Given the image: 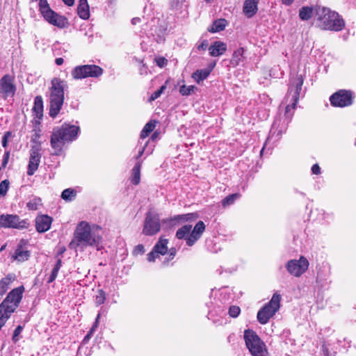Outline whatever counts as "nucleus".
Segmentation results:
<instances>
[{
  "mask_svg": "<svg viewBox=\"0 0 356 356\" xmlns=\"http://www.w3.org/2000/svg\"><path fill=\"white\" fill-rule=\"evenodd\" d=\"M101 228L95 225H90L86 221L80 222L75 229L74 238L70 242L69 247L71 249L76 250L78 248L83 249L86 247H96L100 249L102 243Z\"/></svg>",
  "mask_w": 356,
  "mask_h": 356,
  "instance_id": "f257e3e1",
  "label": "nucleus"
},
{
  "mask_svg": "<svg viewBox=\"0 0 356 356\" xmlns=\"http://www.w3.org/2000/svg\"><path fill=\"white\" fill-rule=\"evenodd\" d=\"M315 20L316 26L325 31H340L345 26V22L335 11L324 6H316Z\"/></svg>",
  "mask_w": 356,
  "mask_h": 356,
  "instance_id": "f03ea898",
  "label": "nucleus"
},
{
  "mask_svg": "<svg viewBox=\"0 0 356 356\" xmlns=\"http://www.w3.org/2000/svg\"><path fill=\"white\" fill-rule=\"evenodd\" d=\"M24 290V286L13 289L0 304V330L19 307Z\"/></svg>",
  "mask_w": 356,
  "mask_h": 356,
  "instance_id": "7ed1b4c3",
  "label": "nucleus"
},
{
  "mask_svg": "<svg viewBox=\"0 0 356 356\" xmlns=\"http://www.w3.org/2000/svg\"><path fill=\"white\" fill-rule=\"evenodd\" d=\"M79 131V127L75 125L64 124L60 128L54 129L51 137V145L56 154L61 152L66 142L74 140Z\"/></svg>",
  "mask_w": 356,
  "mask_h": 356,
  "instance_id": "20e7f679",
  "label": "nucleus"
},
{
  "mask_svg": "<svg viewBox=\"0 0 356 356\" xmlns=\"http://www.w3.org/2000/svg\"><path fill=\"white\" fill-rule=\"evenodd\" d=\"M65 82L58 78L51 81L49 95V115L56 118L59 113L64 102Z\"/></svg>",
  "mask_w": 356,
  "mask_h": 356,
  "instance_id": "39448f33",
  "label": "nucleus"
},
{
  "mask_svg": "<svg viewBox=\"0 0 356 356\" xmlns=\"http://www.w3.org/2000/svg\"><path fill=\"white\" fill-rule=\"evenodd\" d=\"M244 339L246 346L252 356H268L264 343L254 331L245 330Z\"/></svg>",
  "mask_w": 356,
  "mask_h": 356,
  "instance_id": "423d86ee",
  "label": "nucleus"
},
{
  "mask_svg": "<svg viewBox=\"0 0 356 356\" xmlns=\"http://www.w3.org/2000/svg\"><path fill=\"white\" fill-rule=\"evenodd\" d=\"M281 296L275 293L270 300L257 313V320L262 324H266L280 307Z\"/></svg>",
  "mask_w": 356,
  "mask_h": 356,
  "instance_id": "0eeeda50",
  "label": "nucleus"
},
{
  "mask_svg": "<svg viewBox=\"0 0 356 356\" xmlns=\"http://www.w3.org/2000/svg\"><path fill=\"white\" fill-rule=\"evenodd\" d=\"M303 83V80L302 79V76H297L296 81L294 83V86L293 87H291L289 90L288 95L286 98L289 99L291 97V102H292L291 105H287L285 108V117L287 120V122L289 121V120L291 118L293 115V113H291V111L294 109L296 103L298 100L300 91L302 89V86Z\"/></svg>",
  "mask_w": 356,
  "mask_h": 356,
  "instance_id": "6e6552de",
  "label": "nucleus"
},
{
  "mask_svg": "<svg viewBox=\"0 0 356 356\" xmlns=\"http://www.w3.org/2000/svg\"><path fill=\"white\" fill-rule=\"evenodd\" d=\"M103 73V70L95 65H79L72 71V76L74 79H82L87 77H98Z\"/></svg>",
  "mask_w": 356,
  "mask_h": 356,
  "instance_id": "1a4fd4ad",
  "label": "nucleus"
},
{
  "mask_svg": "<svg viewBox=\"0 0 356 356\" xmlns=\"http://www.w3.org/2000/svg\"><path fill=\"white\" fill-rule=\"evenodd\" d=\"M0 223L2 228L23 229L28 228L29 222L27 219H21L16 214L0 215Z\"/></svg>",
  "mask_w": 356,
  "mask_h": 356,
  "instance_id": "9d476101",
  "label": "nucleus"
},
{
  "mask_svg": "<svg viewBox=\"0 0 356 356\" xmlns=\"http://www.w3.org/2000/svg\"><path fill=\"white\" fill-rule=\"evenodd\" d=\"M309 265L307 259L304 256H300L298 259L289 260L285 266L289 274L299 277L307 270Z\"/></svg>",
  "mask_w": 356,
  "mask_h": 356,
  "instance_id": "9b49d317",
  "label": "nucleus"
},
{
  "mask_svg": "<svg viewBox=\"0 0 356 356\" xmlns=\"http://www.w3.org/2000/svg\"><path fill=\"white\" fill-rule=\"evenodd\" d=\"M161 229L160 219L157 213L148 211L144 221L143 234L146 236H152L159 232Z\"/></svg>",
  "mask_w": 356,
  "mask_h": 356,
  "instance_id": "f8f14e48",
  "label": "nucleus"
},
{
  "mask_svg": "<svg viewBox=\"0 0 356 356\" xmlns=\"http://www.w3.org/2000/svg\"><path fill=\"white\" fill-rule=\"evenodd\" d=\"M353 97L350 90H339L330 96V100L333 106L345 107L353 104Z\"/></svg>",
  "mask_w": 356,
  "mask_h": 356,
  "instance_id": "ddd939ff",
  "label": "nucleus"
},
{
  "mask_svg": "<svg viewBox=\"0 0 356 356\" xmlns=\"http://www.w3.org/2000/svg\"><path fill=\"white\" fill-rule=\"evenodd\" d=\"M15 91L16 86L13 78L9 74L4 75L0 79V96L3 99L13 97Z\"/></svg>",
  "mask_w": 356,
  "mask_h": 356,
  "instance_id": "4468645a",
  "label": "nucleus"
},
{
  "mask_svg": "<svg viewBox=\"0 0 356 356\" xmlns=\"http://www.w3.org/2000/svg\"><path fill=\"white\" fill-rule=\"evenodd\" d=\"M40 151V145L39 144L33 146L31 149L27 170V174L29 175H33L38 168L41 159Z\"/></svg>",
  "mask_w": 356,
  "mask_h": 356,
  "instance_id": "2eb2a0df",
  "label": "nucleus"
},
{
  "mask_svg": "<svg viewBox=\"0 0 356 356\" xmlns=\"http://www.w3.org/2000/svg\"><path fill=\"white\" fill-rule=\"evenodd\" d=\"M168 240L161 236L154 246L153 250L147 254V260L154 261L159 254L164 255L168 252Z\"/></svg>",
  "mask_w": 356,
  "mask_h": 356,
  "instance_id": "dca6fc26",
  "label": "nucleus"
},
{
  "mask_svg": "<svg viewBox=\"0 0 356 356\" xmlns=\"http://www.w3.org/2000/svg\"><path fill=\"white\" fill-rule=\"evenodd\" d=\"M17 280V275L10 273L0 280V300L5 296L8 290Z\"/></svg>",
  "mask_w": 356,
  "mask_h": 356,
  "instance_id": "f3484780",
  "label": "nucleus"
},
{
  "mask_svg": "<svg viewBox=\"0 0 356 356\" xmlns=\"http://www.w3.org/2000/svg\"><path fill=\"white\" fill-rule=\"evenodd\" d=\"M52 222V218L47 215H40L35 218L36 230L40 232H45L48 231Z\"/></svg>",
  "mask_w": 356,
  "mask_h": 356,
  "instance_id": "a211bd4d",
  "label": "nucleus"
},
{
  "mask_svg": "<svg viewBox=\"0 0 356 356\" xmlns=\"http://www.w3.org/2000/svg\"><path fill=\"white\" fill-rule=\"evenodd\" d=\"M258 3L259 0H245L243 7L244 15L248 18L253 17L258 10Z\"/></svg>",
  "mask_w": 356,
  "mask_h": 356,
  "instance_id": "6ab92c4d",
  "label": "nucleus"
},
{
  "mask_svg": "<svg viewBox=\"0 0 356 356\" xmlns=\"http://www.w3.org/2000/svg\"><path fill=\"white\" fill-rule=\"evenodd\" d=\"M227 50L225 43L220 41L214 42L209 47V51L211 56H220L222 55Z\"/></svg>",
  "mask_w": 356,
  "mask_h": 356,
  "instance_id": "aec40b11",
  "label": "nucleus"
},
{
  "mask_svg": "<svg viewBox=\"0 0 356 356\" xmlns=\"http://www.w3.org/2000/svg\"><path fill=\"white\" fill-rule=\"evenodd\" d=\"M23 241H22L20 243L17 245L15 254L13 256V258L15 260H17L19 262H23L26 261L30 257L29 251L26 250L21 244Z\"/></svg>",
  "mask_w": 356,
  "mask_h": 356,
  "instance_id": "412c9836",
  "label": "nucleus"
},
{
  "mask_svg": "<svg viewBox=\"0 0 356 356\" xmlns=\"http://www.w3.org/2000/svg\"><path fill=\"white\" fill-rule=\"evenodd\" d=\"M214 65L215 64L211 65L209 68L197 70V71L193 73L192 78L197 83H200L201 81H204L209 76Z\"/></svg>",
  "mask_w": 356,
  "mask_h": 356,
  "instance_id": "4be33fe9",
  "label": "nucleus"
},
{
  "mask_svg": "<svg viewBox=\"0 0 356 356\" xmlns=\"http://www.w3.org/2000/svg\"><path fill=\"white\" fill-rule=\"evenodd\" d=\"M77 13L83 19H87L90 17L89 6L87 0H79Z\"/></svg>",
  "mask_w": 356,
  "mask_h": 356,
  "instance_id": "5701e85b",
  "label": "nucleus"
},
{
  "mask_svg": "<svg viewBox=\"0 0 356 356\" xmlns=\"http://www.w3.org/2000/svg\"><path fill=\"white\" fill-rule=\"evenodd\" d=\"M315 8L314 7H309V6H304L300 8L299 11V17L302 20H308L313 15L315 16Z\"/></svg>",
  "mask_w": 356,
  "mask_h": 356,
  "instance_id": "b1692460",
  "label": "nucleus"
},
{
  "mask_svg": "<svg viewBox=\"0 0 356 356\" xmlns=\"http://www.w3.org/2000/svg\"><path fill=\"white\" fill-rule=\"evenodd\" d=\"M140 168L141 162L138 161L135 166L132 169V174L131 177V181L134 185H137L140 183Z\"/></svg>",
  "mask_w": 356,
  "mask_h": 356,
  "instance_id": "393cba45",
  "label": "nucleus"
},
{
  "mask_svg": "<svg viewBox=\"0 0 356 356\" xmlns=\"http://www.w3.org/2000/svg\"><path fill=\"white\" fill-rule=\"evenodd\" d=\"M244 49L240 47L235 50L232 54L230 63L232 65H238L243 59Z\"/></svg>",
  "mask_w": 356,
  "mask_h": 356,
  "instance_id": "a878e982",
  "label": "nucleus"
},
{
  "mask_svg": "<svg viewBox=\"0 0 356 356\" xmlns=\"http://www.w3.org/2000/svg\"><path fill=\"white\" fill-rule=\"evenodd\" d=\"M227 24V22L224 19H219L218 20H216L211 26L208 29L209 31L212 33H216L219 32L220 31H222Z\"/></svg>",
  "mask_w": 356,
  "mask_h": 356,
  "instance_id": "bb28decb",
  "label": "nucleus"
},
{
  "mask_svg": "<svg viewBox=\"0 0 356 356\" xmlns=\"http://www.w3.org/2000/svg\"><path fill=\"white\" fill-rule=\"evenodd\" d=\"M155 127V121H149L147 122L140 133V138H145L149 135V134H150L154 129Z\"/></svg>",
  "mask_w": 356,
  "mask_h": 356,
  "instance_id": "cd10ccee",
  "label": "nucleus"
},
{
  "mask_svg": "<svg viewBox=\"0 0 356 356\" xmlns=\"http://www.w3.org/2000/svg\"><path fill=\"white\" fill-rule=\"evenodd\" d=\"M191 229H192L191 225H186L177 231L176 236L179 239L186 238L188 236L189 233L191 232Z\"/></svg>",
  "mask_w": 356,
  "mask_h": 356,
  "instance_id": "c85d7f7f",
  "label": "nucleus"
},
{
  "mask_svg": "<svg viewBox=\"0 0 356 356\" xmlns=\"http://www.w3.org/2000/svg\"><path fill=\"white\" fill-rule=\"evenodd\" d=\"M62 266V261L60 259H58L55 264L54 268L51 270V275L48 280V283H51L54 281L58 275V271Z\"/></svg>",
  "mask_w": 356,
  "mask_h": 356,
  "instance_id": "c756f323",
  "label": "nucleus"
},
{
  "mask_svg": "<svg viewBox=\"0 0 356 356\" xmlns=\"http://www.w3.org/2000/svg\"><path fill=\"white\" fill-rule=\"evenodd\" d=\"M196 218H197V215L195 213H186V214L175 216L172 218V220L186 222V221L192 220Z\"/></svg>",
  "mask_w": 356,
  "mask_h": 356,
  "instance_id": "7c9ffc66",
  "label": "nucleus"
},
{
  "mask_svg": "<svg viewBox=\"0 0 356 356\" xmlns=\"http://www.w3.org/2000/svg\"><path fill=\"white\" fill-rule=\"evenodd\" d=\"M239 197H240V195L238 193H234V194L229 195L222 200V204L224 207L231 205Z\"/></svg>",
  "mask_w": 356,
  "mask_h": 356,
  "instance_id": "2f4dec72",
  "label": "nucleus"
},
{
  "mask_svg": "<svg viewBox=\"0 0 356 356\" xmlns=\"http://www.w3.org/2000/svg\"><path fill=\"white\" fill-rule=\"evenodd\" d=\"M43 109V103L41 97H36L35 99L33 110L37 113V115H42Z\"/></svg>",
  "mask_w": 356,
  "mask_h": 356,
  "instance_id": "473e14b6",
  "label": "nucleus"
},
{
  "mask_svg": "<svg viewBox=\"0 0 356 356\" xmlns=\"http://www.w3.org/2000/svg\"><path fill=\"white\" fill-rule=\"evenodd\" d=\"M41 205V199L40 198H33L27 203V207L30 210H37L39 207Z\"/></svg>",
  "mask_w": 356,
  "mask_h": 356,
  "instance_id": "72a5a7b5",
  "label": "nucleus"
},
{
  "mask_svg": "<svg viewBox=\"0 0 356 356\" xmlns=\"http://www.w3.org/2000/svg\"><path fill=\"white\" fill-rule=\"evenodd\" d=\"M200 238V236L191 231L188 236L186 238V244L188 246H192Z\"/></svg>",
  "mask_w": 356,
  "mask_h": 356,
  "instance_id": "f704fd0d",
  "label": "nucleus"
},
{
  "mask_svg": "<svg viewBox=\"0 0 356 356\" xmlns=\"http://www.w3.org/2000/svg\"><path fill=\"white\" fill-rule=\"evenodd\" d=\"M195 89V87L194 86H182L179 88V92L182 95H191L194 90Z\"/></svg>",
  "mask_w": 356,
  "mask_h": 356,
  "instance_id": "c9c22d12",
  "label": "nucleus"
},
{
  "mask_svg": "<svg viewBox=\"0 0 356 356\" xmlns=\"http://www.w3.org/2000/svg\"><path fill=\"white\" fill-rule=\"evenodd\" d=\"M75 193L70 188L65 189L61 194V197L65 200H72V197L75 196Z\"/></svg>",
  "mask_w": 356,
  "mask_h": 356,
  "instance_id": "e433bc0d",
  "label": "nucleus"
},
{
  "mask_svg": "<svg viewBox=\"0 0 356 356\" xmlns=\"http://www.w3.org/2000/svg\"><path fill=\"white\" fill-rule=\"evenodd\" d=\"M204 229H205L204 223L200 220L195 225V226L194 227L192 232H193L194 233H195L201 236V235L204 232Z\"/></svg>",
  "mask_w": 356,
  "mask_h": 356,
  "instance_id": "4c0bfd02",
  "label": "nucleus"
},
{
  "mask_svg": "<svg viewBox=\"0 0 356 356\" xmlns=\"http://www.w3.org/2000/svg\"><path fill=\"white\" fill-rule=\"evenodd\" d=\"M166 89V83L163 85L159 90L155 91L149 97V101L153 102L157 98H159L162 93H163L164 90Z\"/></svg>",
  "mask_w": 356,
  "mask_h": 356,
  "instance_id": "58836bf2",
  "label": "nucleus"
},
{
  "mask_svg": "<svg viewBox=\"0 0 356 356\" xmlns=\"http://www.w3.org/2000/svg\"><path fill=\"white\" fill-rule=\"evenodd\" d=\"M9 188V181L8 179H5L2 181L0 184V196H4Z\"/></svg>",
  "mask_w": 356,
  "mask_h": 356,
  "instance_id": "ea45409f",
  "label": "nucleus"
},
{
  "mask_svg": "<svg viewBox=\"0 0 356 356\" xmlns=\"http://www.w3.org/2000/svg\"><path fill=\"white\" fill-rule=\"evenodd\" d=\"M105 299V293L102 290H99L98 295H97L95 298V303L98 305H102L104 302Z\"/></svg>",
  "mask_w": 356,
  "mask_h": 356,
  "instance_id": "a19ab883",
  "label": "nucleus"
},
{
  "mask_svg": "<svg viewBox=\"0 0 356 356\" xmlns=\"http://www.w3.org/2000/svg\"><path fill=\"white\" fill-rule=\"evenodd\" d=\"M241 312V309L238 306H232L229 309V314L231 317H237Z\"/></svg>",
  "mask_w": 356,
  "mask_h": 356,
  "instance_id": "79ce46f5",
  "label": "nucleus"
},
{
  "mask_svg": "<svg viewBox=\"0 0 356 356\" xmlns=\"http://www.w3.org/2000/svg\"><path fill=\"white\" fill-rule=\"evenodd\" d=\"M40 137V129L38 126L36 124L35 128L33 129V134L31 136L32 141L37 143L38 140Z\"/></svg>",
  "mask_w": 356,
  "mask_h": 356,
  "instance_id": "37998d69",
  "label": "nucleus"
},
{
  "mask_svg": "<svg viewBox=\"0 0 356 356\" xmlns=\"http://www.w3.org/2000/svg\"><path fill=\"white\" fill-rule=\"evenodd\" d=\"M23 330L22 326L18 325L15 330H14L13 336V341L15 342H17L19 340L18 336L20 334Z\"/></svg>",
  "mask_w": 356,
  "mask_h": 356,
  "instance_id": "c03bdc74",
  "label": "nucleus"
},
{
  "mask_svg": "<svg viewBox=\"0 0 356 356\" xmlns=\"http://www.w3.org/2000/svg\"><path fill=\"white\" fill-rule=\"evenodd\" d=\"M145 252V248L143 245L140 244L136 245L133 251L134 254H142Z\"/></svg>",
  "mask_w": 356,
  "mask_h": 356,
  "instance_id": "a18cd8bd",
  "label": "nucleus"
},
{
  "mask_svg": "<svg viewBox=\"0 0 356 356\" xmlns=\"http://www.w3.org/2000/svg\"><path fill=\"white\" fill-rule=\"evenodd\" d=\"M10 136H11V132L7 131L5 133L4 136H3L2 141H1L2 146L3 147H7L8 140Z\"/></svg>",
  "mask_w": 356,
  "mask_h": 356,
  "instance_id": "49530a36",
  "label": "nucleus"
},
{
  "mask_svg": "<svg viewBox=\"0 0 356 356\" xmlns=\"http://www.w3.org/2000/svg\"><path fill=\"white\" fill-rule=\"evenodd\" d=\"M156 62L158 66L162 67L167 64V60L164 58H159L156 59Z\"/></svg>",
  "mask_w": 356,
  "mask_h": 356,
  "instance_id": "de8ad7c7",
  "label": "nucleus"
},
{
  "mask_svg": "<svg viewBox=\"0 0 356 356\" xmlns=\"http://www.w3.org/2000/svg\"><path fill=\"white\" fill-rule=\"evenodd\" d=\"M99 318H100V314H98L96 319H95V322L94 323L92 328L90 329V332L91 333H94V332L96 330V329L98 327V324H99Z\"/></svg>",
  "mask_w": 356,
  "mask_h": 356,
  "instance_id": "09e8293b",
  "label": "nucleus"
},
{
  "mask_svg": "<svg viewBox=\"0 0 356 356\" xmlns=\"http://www.w3.org/2000/svg\"><path fill=\"white\" fill-rule=\"evenodd\" d=\"M312 172L314 175H319L321 173V168L318 164H314L312 167Z\"/></svg>",
  "mask_w": 356,
  "mask_h": 356,
  "instance_id": "8fccbe9b",
  "label": "nucleus"
},
{
  "mask_svg": "<svg viewBox=\"0 0 356 356\" xmlns=\"http://www.w3.org/2000/svg\"><path fill=\"white\" fill-rule=\"evenodd\" d=\"M8 157H9V153L8 152H6L4 155V157H3V163H2V165L3 167H5L8 163Z\"/></svg>",
  "mask_w": 356,
  "mask_h": 356,
  "instance_id": "3c124183",
  "label": "nucleus"
},
{
  "mask_svg": "<svg viewBox=\"0 0 356 356\" xmlns=\"http://www.w3.org/2000/svg\"><path fill=\"white\" fill-rule=\"evenodd\" d=\"M140 22H141V19L140 17H134L131 19V24L133 25H136Z\"/></svg>",
  "mask_w": 356,
  "mask_h": 356,
  "instance_id": "603ef678",
  "label": "nucleus"
},
{
  "mask_svg": "<svg viewBox=\"0 0 356 356\" xmlns=\"http://www.w3.org/2000/svg\"><path fill=\"white\" fill-rule=\"evenodd\" d=\"M282 3L286 6H290L291 5L295 0H281Z\"/></svg>",
  "mask_w": 356,
  "mask_h": 356,
  "instance_id": "864d4df0",
  "label": "nucleus"
},
{
  "mask_svg": "<svg viewBox=\"0 0 356 356\" xmlns=\"http://www.w3.org/2000/svg\"><path fill=\"white\" fill-rule=\"evenodd\" d=\"M170 259H172L176 254V250L174 248H171L169 250Z\"/></svg>",
  "mask_w": 356,
  "mask_h": 356,
  "instance_id": "5fc2aeb1",
  "label": "nucleus"
},
{
  "mask_svg": "<svg viewBox=\"0 0 356 356\" xmlns=\"http://www.w3.org/2000/svg\"><path fill=\"white\" fill-rule=\"evenodd\" d=\"M55 63L56 65H60L63 63V58H57L56 60H55Z\"/></svg>",
  "mask_w": 356,
  "mask_h": 356,
  "instance_id": "6e6d98bb",
  "label": "nucleus"
},
{
  "mask_svg": "<svg viewBox=\"0 0 356 356\" xmlns=\"http://www.w3.org/2000/svg\"><path fill=\"white\" fill-rule=\"evenodd\" d=\"M278 125V120H276L273 124V127H272V129L270 131V134H273V131H274V129H275L277 128V126Z\"/></svg>",
  "mask_w": 356,
  "mask_h": 356,
  "instance_id": "4d7b16f0",
  "label": "nucleus"
},
{
  "mask_svg": "<svg viewBox=\"0 0 356 356\" xmlns=\"http://www.w3.org/2000/svg\"><path fill=\"white\" fill-rule=\"evenodd\" d=\"M207 47V44L206 42H202L201 44L198 46V49H206Z\"/></svg>",
  "mask_w": 356,
  "mask_h": 356,
  "instance_id": "13d9d810",
  "label": "nucleus"
},
{
  "mask_svg": "<svg viewBox=\"0 0 356 356\" xmlns=\"http://www.w3.org/2000/svg\"><path fill=\"white\" fill-rule=\"evenodd\" d=\"M64 3L67 6H72L74 4V0H63Z\"/></svg>",
  "mask_w": 356,
  "mask_h": 356,
  "instance_id": "bf43d9fd",
  "label": "nucleus"
},
{
  "mask_svg": "<svg viewBox=\"0 0 356 356\" xmlns=\"http://www.w3.org/2000/svg\"><path fill=\"white\" fill-rule=\"evenodd\" d=\"M145 147H143V148L139 151L138 154V156H136V159H137L143 155V152H144V150H145Z\"/></svg>",
  "mask_w": 356,
  "mask_h": 356,
  "instance_id": "052dcab7",
  "label": "nucleus"
},
{
  "mask_svg": "<svg viewBox=\"0 0 356 356\" xmlns=\"http://www.w3.org/2000/svg\"><path fill=\"white\" fill-rule=\"evenodd\" d=\"M184 1V0H172V3L173 5H177V4H178L179 3L182 2V1Z\"/></svg>",
  "mask_w": 356,
  "mask_h": 356,
  "instance_id": "680f3d73",
  "label": "nucleus"
},
{
  "mask_svg": "<svg viewBox=\"0 0 356 356\" xmlns=\"http://www.w3.org/2000/svg\"><path fill=\"white\" fill-rule=\"evenodd\" d=\"M93 333L90 332V330L88 333V334L85 337L84 340H88L90 338V337L92 335Z\"/></svg>",
  "mask_w": 356,
  "mask_h": 356,
  "instance_id": "e2e57ef3",
  "label": "nucleus"
},
{
  "mask_svg": "<svg viewBox=\"0 0 356 356\" xmlns=\"http://www.w3.org/2000/svg\"><path fill=\"white\" fill-rule=\"evenodd\" d=\"M285 130V127H283L282 129H280L279 131H278V135L280 134H282Z\"/></svg>",
  "mask_w": 356,
  "mask_h": 356,
  "instance_id": "0e129e2a",
  "label": "nucleus"
},
{
  "mask_svg": "<svg viewBox=\"0 0 356 356\" xmlns=\"http://www.w3.org/2000/svg\"><path fill=\"white\" fill-rule=\"evenodd\" d=\"M324 355H325V356H329V355H328V350H324Z\"/></svg>",
  "mask_w": 356,
  "mask_h": 356,
  "instance_id": "69168bd1",
  "label": "nucleus"
},
{
  "mask_svg": "<svg viewBox=\"0 0 356 356\" xmlns=\"http://www.w3.org/2000/svg\"><path fill=\"white\" fill-rule=\"evenodd\" d=\"M156 134L154 133L152 136V139L154 140L155 138H156Z\"/></svg>",
  "mask_w": 356,
  "mask_h": 356,
  "instance_id": "338daca9",
  "label": "nucleus"
},
{
  "mask_svg": "<svg viewBox=\"0 0 356 356\" xmlns=\"http://www.w3.org/2000/svg\"><path fill=\"white\" fill-rule=\"evenodd\" d=\"M109 347L111 348V349H113V346L111 345H109Z\"/></svg>",
  "mask_w": 356,
  "mask_h": 356,
  "instance_id": "774afa93",
  "label": "nucleus"
}]
</instances>
